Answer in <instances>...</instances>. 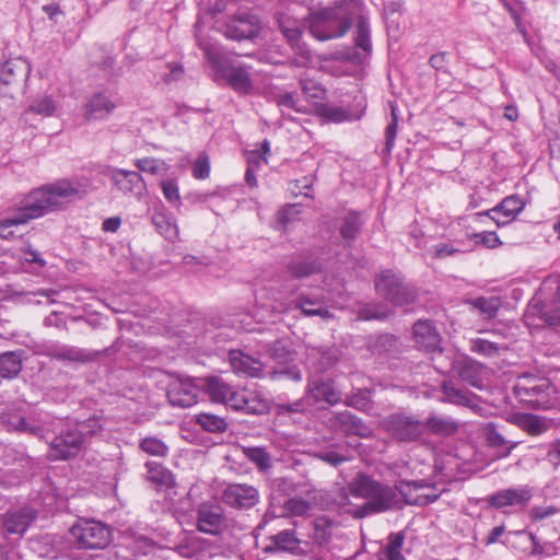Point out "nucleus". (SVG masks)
<instances>
[{
  "label": "nucleus",
  "mask_w": 560,
  "mask_h": 560,
  "mask_svg": "<svg viewBox=\"0 0 560 560\" xmlns=\"http://www.w3.org/2000/svg\"><path fill=\"white\" fill-rule=\"evenodd\" d=\"M345 404L358 410H368L371 407L370 390L358 389L357 392L346 397Z\"/></svg>",
  "instance_id": "52"
},
{
  "label": "nucleus",
  "mask_w": 560,
  "mask_h": 560,
  "mask_svg": "<svg viewBox=\"0 0 560 560\" xmlns=\"http://www.w3.org/2000/svg\"><path fill=\"white\" fill-rule=\"evenodd\" d=\"M56 107L55 103L51 97L49 96H43L34 100V102L30 105L28 110L44 115V116H50L54 114Z\"/></svg>",
  "instance_id": "59"
},
{
  "label": "nucleus",
  "mask_w": 560,
  "mask_h": 560,
  "mask_svg": "<svg viewBox=\"0 0 560 560\" xmlns=\"http://www.w3.org/2000/svg\"><path fill=\"white\" fill-rule=\"evenodd\" d=\"M247 168L245 173V182L250 187H257L256 171L262 163H267V158L258 150H253L247 153Z\"/></svg>",
  "instance_id": "44"
},
{
  "label": "nucleus",
  "mask_w": 560,
  "mask_h": 560,
  "mask_svg": "<svg viewBox=\"0 0 560 560\" xmlns=\"http://www.w3.org/2000/svg\"><path fill=\"white\" fill-rule=\"evenodd\" d=\"M195 422L205 431L211 433H223L228 429L225 418L211 412H200L195 416Z\"/></svg>",
  "instance_id": "40"
},
{
  "label": "nucleus",
  "mask_w": 560,
  "mask_h": 560,
  "mask_svg": "<svg viewBox=\"0 0 560 560\" xmlns=\"http://www.w3.org/2000/svg\"><path fill=\"white\" fill-rule=\"evenodd\" d=\"M270 410V404L267 399L254 393H247L246 405L243 412L247 415H266Z\"/></svg>",
  "instance_id": "47"
},
{
  "label": "nucleus",
  "mask_w": 560,
  "mask_h": 560,
  "mask_svg": "<svg viewBox=\"0 0 560 560\" xmlns=\"http://www.w3.org/2000/svg\"><path fill=\"white\" fill-rule=\"evenodd\" d=\"M470 351L479 355L493 358L499 355L500 346L487 339L476 338L470 341Z\"/></svg>",
  "instance_id": "50"
},
{
  "label": "nucleus",
  "mask_w": 560,
  "mask_h": 560,
  "mask_svg": "<svg viewBox=\"0 0 560 560\" xmlns=\"http://www.w3.org/2000/svg\"><path fill=\"white\" fill-rule=\"evenodd\" d=\"M514 393L521 402L534 409H548L552 405L553 388L546 378L521 376Z\"/></svg>",
  "instance_id": "7"
},
{
  "label": "nucleus",
  "mask_w": 560,
  "mask_h": 560,
  "mask_svg": "<svg viewBox=\"0 0 560 560\" xmlns=\"http://www.w3.org/2000/svg\"><path fill=\"white\" fill-rule=\"evenodd\" d=\"M270 544L266 546L267 551H293L299 548L300 540L291 529L282 530L269 537Z\"/></svg>",
  "instance_id": "33"
},
{
  "label": "nucleus",
  "mask_w": 560,
  "mask_h": 560,
  "mask_svg": "<svg viewBox=\"0 0 560 560\" xmlns=\"http://www.w3.org/2000/svg\"><path fill=\"white\" fill-rule=\"evenodd\" d=\"M210 175V161L206 153L199 154L192 165V176L196 179H206Z\"/></svg>",
  "instance_id": "61"
},
{
  "label": "nucleus",
  "mask_w": 560,
  "mask_h": 560,
  "mask_svg": "<svg viewBox=\"0 0 560 560\" xmlns=\"http://www.w3.org/2000/svg\"><path fill=\"white\" fill-rule=\"evenodd\" d=\"M482 436L488 447L494 451L499 458L508 457L517 442L510 441L498 430L493 422H488L482 428Z\"/></svg>",
  "instance_id": "21"
},
{
  "label": "nucleus",
  "mask_w": 560,
  "mask_h": 560,
  "mask_svg": "<svg viewBox=\"0 0 560 560\" xmlns=\"http://www.w3.org/2000/svg\"><path fill=\"white\" fill-rule=\"evenodd\" d=\"M416 299V289L412 285L405 283L401 288L394 291L387 301H389L395 306H405L412 304Z\"/></svg>",
  "instance_id": "49"
},
{
  "label": "nucleus",
  "mask_w": 560,
  "mask_h": 560,
  "mask_svg": "<svg viewBox=\"0 0 560 560\" xmlns=\"http://www.w3.org/2000/svg\"><path fill=\"white\" fill-rule=\"evenodd\" d=\"M22 370V358L19 352L9 351L0 355V376L13 378Z\"/></svg>",
  "instance_id": "39"
},
{
  "label": "nucleus",
  "mask_w": 560,
  "mask_h": 560,
  "mask_svg": "<svg viewBox=\"0 0 560 560\" xmlns=\"http://www.w3.org/2000/svg\"><path fill=\"white\" fill-rule=\"evenodd\" d=\"M538 317L551 327H560V306L553 310L540 308L538 311Z\"/></svg>",
  "instance_id": "64"
},
{
  "label": "nucleus",
  "mask_w": 560,
  "mask_h": 560,
  "mask_svg": "<svg viewBox=\"0 0 560 560\" xmlns=\"http://www.w3.org/2000/svg\"><path fill=\"white\" fill-rule=\"evenodd\" d=\"M313 526V538L315 542L319 546H327L334 537L335 529L337 528V522L326 515H323L314 520Z\"/></svg>",
  "instance_id": "32"
},
{
  "label": "nucleus",
  "mask_w": 560,
  "mask_h": 560,
  "mask_svg": "<svg viewBox=\"0 0 560 560\" xmlns=\"http://www.w3.org/2000/svg\"><path fill=\"white\" fill-rule=\"evenodd\" d=\"M316 457L334 467H337L350 459L348 455L330 448L319 451L316 454Z\"/></svg>",
  "instance_id": "60"
},
{
  "label": "nucleus",
  "mask_w": 560,
  "mask_h": 560,
  "mask_svg": "<svg viewBox=\"0 0 560 560\" xmlns=\"http://www.w3.org/2000/svg\"><path fill=\"white\" fill-rule=\"evenodd\" d=\"M413 339L418 349L427 352H441L439 332L430 320H418L413 324Z\"/></svg>",
  "instance_id": "18"
},
{
  "label": "nucleus",
  "mask_w": 560,
  "mask_h": 560,
  "mask_svg": "<svg viewBox=\"0 0 560 560\" xmlns=\"http://www.w3.org/2000/svg\"><path fill=\"white\" fill-rule=\"evenodd\" d=\"M283 509L291 515L303 516L311 510V504L303 498L294 497L284 503Z\"/></svg>",
  "instance_id": "55"
},
{
  "label": "nucleus",
  "mask_w": 560,
  "mask_h": 560,
  "mask_svg": "<svg viewBox=\"0 0 560 560\" xmlns=\"http://www.w3.org/2000/svg\"><path fill=\"white\" fill-rule=\"evenodd\" d=\"M388 315V310L381 304H364L358 311V318L362 320L385 319Z\"/></svg>",
  "instance_id": "51"
},
{
  "label": "nucleus",
  "mask_w": 560,
  "mask_h": 560,
  "mask_svg": "<svg viewBox=\"0 0 560 560\" xmlns=\"http://www.w3.org/2000/svg\"><path fill=\"white\" fill-rule=\"evenodd\" d=\"M219 30L222 34L233 40L254 39L261 31V21L252 11H240L229 15L220 23Z\"/></svg>",
  "instance_id": "9"
},
{
  "label": "nucleus",
  "mask_w": 560,
  "mask_h": 560,
  "mask_svg": "<svg viewBox=\"0 0 560 560\" xmlns=\"http://www.w3.org/2000/svg\"><path fill=\"white\" fill-rule=\"evenodd\" d=\"M37 517V512L31 506L8 511L2 516V526L7 534L23 535L31 523Z\"/></svg>",
  "instance_id": "15"
},
{
  "label": "nucleus",
  "mask_w": 560,
  "mask_h": 560,
  "mask_svg": "<svg viewBox=\"0 0 560 560\" xmlns=\"http://www.w3.org/2000/svg\"><path fill=\"white\" fill-rule=\"evenodd\" d=\"M316 113L322 118L331 122H342L350 119V114L347 109L325 103L317 105Z\"/></svg>",
  "instance_id": "46"
},
{
  "label": "nucleus",
  "mask_w": 560,
  "mask_h": 560,
  "mask_svg": "<svg viewBox=\"0 0 560 560\" xmlns=\"http://www.w3.org/2000/svg\"><path fill=\"white\" fill-rule=\"evenodd\" d=\"M404 284L402 278L392 270L382 271L375 279L376 292L386 300L392 296L394 291L401 288Z\"/></svg>",
  "instance_id": "30"
},
{
  "label": "nucleus",
  "mask_w": 560,
  "mask_h": 560,
  "mask_svg": "<svg viewBox=\"0 0 560 560\" xmlns=\"http://www.w3.org/2000/svg\"><path fill=\"white\" fill-rule=\"evenodd\" d=\"M161 188L165 199L175 205H180V196L177 184L172 179H166L161 182Z\"/></svg>",
  "instance_id": "63"
},
{
  "label": "nucleus",
  "mask_w": 560,
  "mask_h": 560,
  "mask_svg": "<svg viewBox=\"0 0 560 560\" xmlns=\"http://www.w3.org/2000/svg\"><path fill=\"white\" fill-rule=\"evenodd\" d=\"M141 451L150 456L164 457L168 453V446L160 439L148 436L140 441Z\"/></svg>",
  "instance_id": "48"
},
{
  "label": "nucleus",
  "mask_w": 560,
  "mask_h": 560,
  "mask_svg": "<svg viewBox=\"0 0 560 560\" xmlns=\"http://www.w3.org/2000/svg\"><path fill=\"white\" fill-rule=\"evenodd\" d=\"M349 492L353 497L366 500L357 510L349 511L355 518L401 509L404 504L401 490L397 487L376 481L365 475H361L350 482Z\"/></svg>",
  "instance_id": "2"
},
{
  "label": "nucleus",
  "mask_w": 560,
  "mask_h": 560,
  "mask_svg": "<svg viewBox=\"0 0 560 560\" xmlns=\"http://www.w3.org/2000/svg\"><path fill=\"white\" fill-rule=\"evenodd\" d=\"M362 221L360 219V214L355 211H349L342 218L339 232L343 241L352 242L359 236Z\"/></svg>",
  "instance_id": "38"
},
{
  "label": "nucleus",
  "mask_w": 560,
  "mask_h": 560,
  "mask_svg": "<svg viewBox=\"0 0 560 560\" xmlns=\"http://www.w3.org/2000/svg\"><path fill=\"white\" fill-rule=\"evenodd\" d=\"M308 392L316 402L325 401L336 405L341 400V394L330 381H318L308 385Z\"/></svg>",
  "instance_id": "26"
},
{
  "label": "nucleus",
  "mask_w": 560,
  "mask_h": 560,
  "mask_svg": "<svg viewBox=\"0 0 560 560\" xmlns=\"http://www.w3.org/2000/svg\"><path fill=\"white\" fill-rule=\"evenodd\" d=\"M24 224L23 220L20 218L18 212L13 213L10 217H7L0 220V238L11 240L14 237V233L12 231L7 230L11 226Z\"/></svg>",
  "instance_id": "62"
},
{
  "label": "nucleus",
  "mask_w": 560,
  "mask_h": 560,
  "mask_svg": "<svg viewBox=\"0 0 560 560\" xmlns=\"http://www.w3.org/2000/svg\"><path fill=\"white\" fill-rule=\"evenodd\" d=\"M290 47L294 50V58L292 63L298 67H304L312 61V52L305 43L301 39L296 44H291Z\"/></svg>",
  "instance_id": "56"
},
{
  "label": "nucleus",
  "mask_w": 560,
  "mask_h": 560,
  "mask_svg": "<svg viewBox=\"0 0 560 560\" xmlns=\"http://www.w3.org/2000/svg\"><path fill=\"white\" fill-rule=\"evenodd\" d=\"M525 201L517 195L504 198L498 206L487 212L498 226L513 221L523 211Z\"/></svg>",
  "instance_id": "17"
},
{
  "label": "nucleus",
  "mask_w": 560,
  "mask_h": 560,
  "mask_svg": "<svg viewBox=\"0 0 560 560\" xmlns=\"http://www.w3.org/2000/svg\"><path fill=\"white\" fill-rule=\"evenodd\" d=\"M532 491L528 487L509 488L500 490L488 498V503L494 509L506 506H525L532 499Z\"/></svg>",
  "instance_id": "16"
},
{
  "label": "nucleus",
  "mask_w": 560,
  "mask_h": 560,
  "mask_svg": "<svg viewBox=\"0 0 560 560\" xmlns=\"http://www.w3.org/2000/svg\"><path fill=\"white\" fill-rule=\"evenodd\" d=\"M355 47L362 49L366 55H371L372 52V43H371V31L369 21L365 16H359L355 25V36H354Z\"/></svg>",
  "instance_id": "42"
},
{
  "label": "nucleus",
  "mask_w": 560,
  "mask_h": 560,
  "mask_svg": "<svg viewBox=\"0 0 560 560\" xmlns=\"http://www.w3.org/2000/svg\"><path fill=\"white\" fill-rule=\"evenodd\" d=\"M287 271L296 279L307 278L318 273L322 266L318 261L305 257H294L287 264Z\"/></svg>",
  "instance_id": "27"
},
{
  "label": "nucleus",
  "mask_w": 560,
  "mask_h": 560,
  "mask_svg": "<svg viewBox=\"0 0 560 560\" xmlns=\"http://www.w3.org/2000/svg\"><path fill=\"white\" fill-rule=\"evenodd\" d=\"M404 541L405 534L402 532L390 534L381 560H406L401 553Z\"/></svg>",
  "instance_id": "45"
},
{
  "label": "nucleus",
  "mask_w": 560,
  "mask_h": 560,
  "mask_svg": "<svg viewBox=\"0 0 560 560\" xmlns=\"http://www.w3.org/2000/svg\"><path fill=\"white\" fill-rule=\"evenodd\" d=\"M197 528L209 535H220L225 527L223 509L212 502H202L197 506Z\"/></svg>",
  "instance_id": "13"
},
{
  "label": "nucleus",
  "mask_w": 560,
  "mask_h": 560,
  "mask_svg": "<svg viewBox=\"0 0 560 560\" xmlns=\"http://www.w3.org/2000/svg\"><path fill=\"white\" fill-rule=\"evenodd\" d=\"M245 457L255 464L258 471L266 472L272 467V457L266 447L247 446L243 447Z\"/></svg>",
  "instance_id": "37"
},
{
  "label": "nucleus",
  "mask_w": 560,
  "mask_h": 560,
  "mask_svg": "<svg viewBox=\"0 0 560 560\" xmlns=\"http://www.w3.org/2000/svg\"><path fill=\"white\" fill-rule=\"evenodd\" d=\"M390 116H392V120L385 129V139H386L385 151L387 153H390L395 145V138L397 135V127H398L397 108L394 105H392V108H390Z\"/></svg>",
  "instance_id": "54"
},
{
  "label": "nucleus",
  "mask_w": 560,
  "mask_h": 560,
  "mask_svg": "<svg viewBox=\"0 0 560 560\" xmlns=\"http://www.w3.org/2000/svg\"><path fill=\"white\" fill-rule=\"evenodd\" d=\"M199 386L191 378L174 377L167 384L166 396L172 406L188 408L197 402Z\"/></svg>",
  "instance_id": "12"
},
{
  "label": "nucleus",
  "mask_w": 560,
  "mask_h": 560,
  "mask_svg": "<svg viewBox=\"0 0 560 560\" xmlns=\"http://www.w3.org/2000/svg\"><path fill=\"white\" fill-rule=\"evenodd\" d=\"M382 428L400 443L418 442L425 434V424L416 416L405 411L388 415L382 420Z\"/></svg>",
  "instance_id": "6"
},
{
  "label": "nucleus",
  "mask_w": 560,
  "mask_h": 560,
  "mask_svg": "<svg viewBox=\"0 0 560 560\" xmlns=\"http://www.w3.org/2000/svg\"><path fill=\"white\" fill-rule=\"evenodd\" d=\"M441 389L444 395V401L465 407L474 406V396L467 390L457 388L452 382H443Z\"/></svg>",
  "instance_id": "36"
},
{
  "label": "nucleus",
  "mask_w": 560,
  "mask_h": 560,
  "mask_svg": "<svg viewBox=\"0 0 560 560\" xmlns=\"http://www.w3.org/2000/svg\"><path fill=\"white\" fill-rule=\"evenodd\" d=\"M30 71L31 66L25 59H9L0 66V81L8 85L24 77L26 78Z\"/></svg>",
  "instance_id": "23"
},
{
  "label": "nucleus",
  "mask_w": 560,
  "mask_h": 560,
  "mask_svg": "<svg viewBox=\"0 0 560 560\" xmlns=\"http://www.w3.org/2000/svg\"><path fill=\"white\" fill-rule=\"evenodd\" d=\"M152 221L158 229V231L164 235L166 238H174L177 236L178 231L177 226L174 223H171L168 219L162 214L156 213L152 217Z\"/></svg>",
  "instance_id": "53"
},
{
  "label": "nucleus",
  "mask_w": 560,
  "mask_h": 560,
  "mask_svg": "<svg viewBox=\"0 0 560 560\" xmlns=\"http://www.w3.org/2000/svg\"><path fill=\"white\" fill-rule=\"evenodd\" d=\"M77 547L81 549H104L112 540V529L94 520H80L70 529Z\"/></svg>",
  "instance_id": "8"
},
{
  "label": "nucleus",
  "mask_w": 560,
  "mask_h": 560,
  "mask_svg": "<svg viewBox=\"0 0 560 560\" xmlns=\"http://www.w3.org/2000/svg\"><path fill=\"white\" fill-rule=\"evenodd\" d=\"M128 549L135 557L147 556L154 549V542L144 536H139L128 544Z\"/></svg>",
  "instance_id": "57"
},
{
  "label": "nucleus",
  "mask_w": 560,
  "mask_h": 560,
  "mask_svg": "<svg viewBox=\"0 0 560 560\" xmlns=\"http://www.w3.org/2000/svg\"><path fill=\"white\" fill-rule=\"evenodd\" d=\"M264 353L273 361V368L268 372V377L272 381L290 380L299 382L302 374L295 364L296 353L291 348V342L287 339H277L272 342L261 345Z\"/></svg>",
  "instance_id": "4"
},
{
  "label": "nucleus",
  "mask_w": 560,
  "mask_h": 560,
  "mask_svg": "<svg viewBox=\"0 0 560 560\" xmlns=\"http://www.w3.org/2000/svg\"><path fill=\"white\" fill-rule=\"evenodd\" d=\"M207 548V541L195 534L187 535L178 545L179 553L184 557L197 556Z\"/></svg>",
  "instance_id": "43"
},
{
  "label": "nucleus",
  "mask_w": 560,
  "mask_h": 560,
  "mask_svg": "<svg viewBox=\"0 0 560 560\" xmlns=\"http://www.w3.org/2000/svg\"><path fill=\"white\" fill-rule=\"evenodd\" d=\"M222 502L236 511L255 508L260 500L259 491L248 483L233 482L225 486L221 493Z\"/></svg>",
  "instance_id": "10"
},
{
  "label": "nucleus",
  "mask_w": 560,
  "mask_h": 560,
  "mask_svg": "<svg viewBox=\"0 0 560 560\" xmlns=\"http://www.w3.org/2000/svg\"><path fill=\"white\" fill-rule=\"evenodd\" d=\"M223 77L236 92L247 93L252 89L250 75L244 67H226Z\"/></svg>",
  "instance_id": "29"
},
{
  "label": "nucleus",
  "mask_w": 560,
  "mask_h": 560,
  "mask_svg": "<svg viewBox=\"0 0 560 560\" xmlns=\"http://www.w3.org/2000/svg\"><path fill=\"white\" fill-rule=\"evenodd\" d=\"M147 479L154 483L158 489H170L175 486V478L171 470L156 462H148Z\"/></svg>",
  "instance_id": "25"
},
{
  "label": "nucleus",
  "mask_w": 560,
  "mask_h": 560,
  "mask_svg": "<svg viewBox=\"0 0 560 560\" xmlns=\"http://www.w3.org/2000/svg\"><path fill=\"white\" fill-rule=\"evenodd\" d=\"M293 307L300 310L306 316H329V311L324 307V300L319 296L300 295L293 301Z\"/></svg>",
  "instance_id": "31"
},
{
  "label": "nucleus",
  "mask_w": 560,
  "mask_h": 560,
  "mask_svg": "<svg viewBox=\"0 0 560 560\" xmlns=\"http://www.w3.org/2000/svg\"><path fill=\"white\" fill-rule=\"evenodd\" d=\"M89 185L80 180L58 179L51 184L33 189L25 199L18 214L24 224L62 208L61 199L75 200L84 198Z\"/></svg>",
  "instance_id": "1"
},
{
  "label": "nucleus",
  "mask_w": 560,
  "mask_h": 560,
  "mask_svg": "<svg viewBox=\"0 0 560 560\" xmlns=\"http://www.w3.org/2000/svg\"><path fill=\"white\" fill-rule=\"evenodd\" d=\"M423 423L425 432L440 436H451L459 429L458 422L451 417L430 416Z\"/></svg>",
  "instance_id": "28"
},
{
  "label": "nucleus",
  "mask_w": 560,
  "mask_h": 560,
  "mask_svg": "<svg viewBox=\"0 0 560 560\" xmlns=\"http://www.w3.org/2000/svg\"><path fill=\"white\" fill-rule=\"evenodd\" d=\"M44 353L46 357L63 363L88 364L96 361L103 352L52 342L45 346Z\"/></svg>",
  "instance_id": "11"
},
{
  "label": "nucleus",
  "mask_w": 560,
  "mask_h": 560,
  "mask_svg": "<svg viewBox=\"0 0 560 560\" xmlns=\"http://www.w3.org/2000/svg\"><path fill=\"white\" fill-rule=\"evenodd\" d=\"M229 361L235 373L254 378L265 377L264 363L241 350H231L229 352Z\"/></svg>",
  "instance_id": "19"
},
{
  "label": "nucleus",
  "mask_w": 560,
  "mask_h": 560,
  "mask_svg": "<svg viewBox=\"0 0 560 560\" xmlns=\"http://www.w3.org/2000/svg\"><path fill=\"white\" fill-rule=\"evenodd\" d=\"M329 425L335 431L346 435H358L360 438H370L373 434L372 429L366 425L362 419L352 415L348 410L335 412L328 419Z\"/></svg>",
  "instance_id": "14"
},
{
  "label": "nucleus",
  "mask_w": 560,
  "mask_h": 560,
  "mask_svg": "<svg viewBox=\"0 0 560 560\" xmlns=\"http://www.w3.org/2000/svg\"><path fill=\"white\" fill-rule=\"evenodd\" d=\"M276 20L280 32L289 45L296 44L301 39L303 32L295 19L285 13H278Z\"/></svg>",
  "instance_id": "35"
},
{
  "label": "nucleus",
  "mask_w": 560,
  "mask_h": 560,
  "mask_svg": "<svg viewBox=\"0 0 560 560\" xmlns=\"http://www.w3.org/2000/svg\"><path fill=\"white\" fill-rule=\"evenodd\" d=\"M300 85L303 94L308 100H320L325 94V89L314 80L301 79Z\"/></svg>",
  "instance_id": "58"
},
{
  "label": "nucleus",
  "mask_w": 560,
  "mask_h": 560,
  "mask_svg": "<svg viewBox=\"0 0 560 560\" xmlns=\"http://www.w3.org/2000/svg\"><path fill=\"white\" fill-rule=\"evenodd\" d=\"M115 108V104L108 100L103 93H97L86 104L88 119H102L110 114Z\"/></svg>",
  "instance_id": "34"
},
{
  "label": "nucleus",
  "mask_w": 560,
  "mask_h": 560,
  "mask_svg": "<svg viewBox=\"0 0 560 560\" xmlns=\"http://www.w3.org/2000/svg\"><path fill=\"white\" fill-rule=\"evenodd\" d=\"M467 303L486 318L495 317L501 307V300L498 296H479L467 301Z\"/></svg>",
  "instance_id": "41"
},
{
  "label": "nucleus",
  "mask_w": 560,
  "mask_h": 560,
  "mask_svg": "<svg viewBox=\"0 0 560 560\" xmlns=\"http://www.w3.org/2000/svg\"><path fill=\"white\" fill-rule=\"evenodd\" d=\"M306 20L310 33L320 42L342 37L352 26L351 16L343 14L340 5L313 11Z\"/></svg>",
  "instance_id": "3"
},
{
  "label": "nucleus",
  "mask_w": 560,
  "mask_h": 560,
  "mask_svg": "<svg viewBox=\"0 0 560 560\" xmlns=\"http://www.w3.org/2000/svg\"><path fill=\"white\" fill-rule=\"evenodd\" d=\"M453 369L463 382L476 388L482 387V376L486 368L480 362L469 357H463L454 362Z\"/></svg>",
  "instance_id": "20"
},
{
  "label": "nucleus",
  "mask_w": 560,
  "mask_h": 560,
  "mask_svg": "<svg viewBox=\"0 0 560 560\" xmlns=\"http://www.w3.org/2000/svg\"><path fill=\"white\" fill-rule=\"evenodd\" d=\"M89 427H91V433L96 432L94 427L101 429L97 420L91 419L89 420ZM85 427H88V424L83 423L60 430L49 443L48 457L51 460H68L78 456L85 444V433L83 432V428Z\"/></svg>",
  "instance_id": "5"
},
{
  "label": "nucleus",
  "mask_w": 560,
  "mask_h": 560,
  "mask_svg": "<svg viewBox=\"0 0 560 560\" xmlns=\"http://www.w3.org/2000/svg\"><path fill=\"white\" fill-rule=\"evenodd\" d=\"M214 402L224 404L234 388L219 376H209L202 380L200 385Z\"/></svg>",
  "instance_id": "24"
},
{
  "label": "nucleus",
  "mask_w": 560,
  "mask_h": 560,
  "mask_svg": "<svg viewBox=\"0 0 560 560\" xmlns=\"http://www.w3.org/2000/svg\"><path fill=\"white\" fill-rule=\"evenodd\" d=\"M110 178L124 194L141 195L144 190L143 178L138 172L118 168L112 172Z\"/></svg>",
  "instance_id": "22"
}]
</instances>
